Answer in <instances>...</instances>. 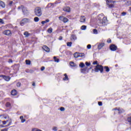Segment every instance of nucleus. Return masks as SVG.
<instances>
[{
  "label": "nucleus",
  "mask_w": 131,
  "mask_h": 131,
  "mask_svg": "<svg viewBox=\"0 0 131 131\" xmlns=\"http://www.w3.org/2000/svg\"><path fill=\"white\" fill-rule=\"evenodd\" d=\"M7 122H8V125H11L12 124V119L10 118L9 116H0V126L7 124Z\"/></svg>",
  "instance_id": "1"
},
{
  "label": "nucleus",
  "mask_w": 131,
  "mask_h": 131,
  "mask_svg": "<svg viewBox=\"0 0 131 131\" xmlns=\"http://www.w3.org/2000/svg\"><path fill=\"white\" fill-rule=\"evenodd\" d=\"M98 19L99 21L98 23V25L99 26H105L107 23V18L104 17L103 14H100L98 16Z\"/></svg>",
  "instance_id": "2"
},
{
  "label": "nucleus",
  "mask_w": 131,
  "mask_h": 131,
  "mask_svg": "<svg viewBox=\"0 0 131 131\" xmlns=\"http://www.w3.org/2000/svg\"><path fill=\"white\" fill-rule=\"evenodd\" d=\"M93 64V65H97L95 69V72H99V71H100L101 73L103 72V66L99 65L97 61H94Z\"/></svg>",
  "instance_id": "3"
},
{
  "label": "nucleus",
  "mask_w": 131,
  "mask_h": 131,
  "mask_svg": "<svg viewBox=\"0 0 131 131\" xmlns=\"http://www.w3.org/2000/svg\"><path fill=\"white\" fill-rule=\"evenodd\" d=\"M35 15L37 17H40L42 15L41 8L40 7H36L34 10Z\"/></svg>",
  "instance_id": "4"
},
{
  "label": "nucleus",
  "mask_w": 131,
  "mask_h": 131,
  "mask_svg": "<svg viewBox=\"0 0 131 131\" xmlns=\"http://www.w3.org/2000/svg\"><path fill=\"white\" fill-rule=\"evenodd\" d=\"M18 10L20 11V10H22V12L24 14H26L28 12V10H27V8L26 7H25L23 6H19L18 8Z\"/></svg>",
  "instance_id": "5"
},
{
  "label": "nucleus",
  "mask_w": 131,
  "mask_h": 131,
  "mask_svg": "<svg viewBox=\"0 0 131 131\" xmlns=\"http://www.w3.org/2000/svg\"><path fill=\"white\" fill-rule=\"evenodd\" d=\"M115 1L106 0V4L108 8H114V2Z\"/></svg>",
  "instance_id": "6"
},
{
  "label": "nucleus",
  "mask_w": 131,
  "mask_h": 131,
  "mask_svg": "<svg viewBox=\"0 0 131 131\" xmlns=\"http://www.w3.org/2000/svg\"><path fill=\"white\" fill-rule=\"evenodd\" d=\"M28 22H30V19L28 18H24L22 19V20L20 21V25L21 26H23L25 23H28Z\"/></svg>",
  "instance_id": "7"
},
{
  "label": "nucleus",
  "mask_w": 131,
  "mask_h": 131,
  "mask_svg": "<svg viewBox=\"0 0 131 131\" xmlns=\"http://www.w3.org/2000/svg\"><path fill=\"white\" fill-rule=\"evenodd\" d=\"M3 34L7 36H11L12 35V32L10 30H6L3 32Z\"/></svg>",
  "instance_id": "8"
},
{
  "label": "nucleus",
  "mask_w": 131,
  "mask_h": 131,
  "mask_svg": "<svg viewBox=\"0 0 131 131\" xmlns=\"http://www.w3.org/2000/svg\"><path fill=\"white\" fill-rule=\"evenodd\" d=\"M59 19L61 21H63V22L64 23H67V22H68L69 21V19H68V18H67L64 16H59Z\"/></svg>",
  "instance_id": "9"
},
{
  "label": "nucleus",
  "mask_w": 131,
  "mask_h": 131,
  "mask_svg": "<svg viewBox=\"0 0 131 131\" xmlns=\"http://www.w3.org/2000/svg\"><path fill=\"white\" fill-rule=\"evenodd\" d=\"M105 47V43L101 42L99 43L98 45L97 49L98 50H102V48Z\"/></svg>",
  "instance_id": "10"
},
{
  "label": "nucleus",
  "mask_w": 131,
  "mask_h": 131,
  "mask_svg": "<svg viewBox=\"0 0 131 131\" xmlns=\"http://www.w3.org/2000/svg\"><path fill=\"white\" fill-rule=\"evenodd\" d=\"M0 77H3V78H4V79H5V80H6V81H9V80H10V79H11V78H10V77L6 76L3 75H1Z\"/></svg>",
  "instance_id": "11"
},
{
  "label": "nucleus",
  "mask_w": 131,
  "mask_h": 131,
  "mask_svg": "<svg viewBox=\"0 0 131 131\" xmlns=\"http://www.w3.org/2000/svg\"><path fill=\"white\" fill-rule=\"evenodd\" d=\"M85 16H81L80 17V22H81V23H84V22H85Z\"/></svg>",
  "instance_id": "12"
},
{
  "label": "nucleus",
  "mask_w": 131,
  "mask_h": 131,
  "mask_svg": "<svg viewBox=\"0 0 131 131\" xmlns=\"http://www.w3.org/2000/svg\"><path fill=\"white\" fill-rule=\"evenodd\" d=\"M110 50L111 51H116V50H117V47L114 45H111Z\"/></svg>",
  "instance_id": "13"
},
{
  "label": "nucleus",
  "mask_w": 131,
  "mask_h": 131,
  "mask_svg": "<svg viewBox=\"0 0 131 131\" xmlns=\"http://www.w3.org/2000/svg\"><path fill=\"white\" fill-rule=\"evenodd\" d=\"M42 49L44 50V51H45V52H47V53H49L50 52V48H49V47L44 46L42 47Z\"/></svg>",
  "instance_id": "14"
},
{
  "label": "nucleus",
  "mask_w": 131,
  "mask_h": 131,
  "mask_svg": "<svg viewBox=\"0 0 131 131\" xmlns=\"http://www.w3.org/2000/svg\"><path fill=\"white\" fill-rule=\"evenodd\" d=\"M63 10L64 12H70V8L68 7H64Z\"/></svg>",
  "instance_id": "15"
},
{
  "label": "nucleus",
  "mask_w": 131,
  "mask_h": 131,
  "mask_svg": "<svg viewBox=\"0 0 131 131\" xmlns=\"http://www.w3.org/2000/svg\"><path fill=\"white\" fill-rule=\"evenodd\" d=\"M11 95L12 96H16V95H17V91H16L15 90H13L11 91Z\"/></svg>",
  "instance_id": "16"
},
{
  "label": "nucleus",
  "mask_w": 131,
  "mask_h": 131,
  "mask_svg": "<svg viewBox=\"0 0 131 131\" xmlns=\"http://www.w3.org/2000/svg\"><path fill=\"white\" fill-rule=\"evenodd\" d=\"M71 39L72 40H76V39H77V37H76V35H72L71 36Z\"/></svg>",
  "instance_id": "17"
},
{
  "label": "nucleus",
  "mask_w": 131,
  "mask_h": 131,
  "mask_svg": "<svg viewBox=\"0 0 131 131\" xmlns=\"http://www.w3.org/2000/svg\"><path fill=\"white\" fill-rule=\"evenodd\" d=\"M48 22H50V19H47L45 21H42L41 23L42 24V25H43L46 24V23H48Z\"/></svg>",
  "instance_id": "18"
},
{
  "label": "nucleus",
  "mask_w": 131,
  "mask_h": 131,
  "mask_svg": "<svg viewBox=\"0 0 131 131\" xmlns=\"http://www.w3.org/2000/svg\"><path fill=\"white\" fill-rule=\"evenodd\" d=\"M20 119L21 120V122H22V123H24V122L26 121V120H25L22 116L20 117Z\"/></svg>",
  "instance_id": "19"
},
{
  "label": "nucleus",
  "mask_w": 131,
  "mask_h": 131,
  "mask_svg": "<svg viewBox=\"0 0 131 131\" xmlns=\"http://www.w3.org/2000/svg\"><path fill=\"white\" fill-rule=\"evenodd\" d=\"M0 6L2 7V8H5L6 7V5H5V3L2 1H0Z\"/></svg>",
  "instance_id": "20"
},
{
  "label": "nucleus",
  "mask_w": 131,
  "mask_h": 131,
  "mask_svg": "<svg viewBox=\"0 0 131 131\" xmlns=\"http://www.w3.org/2000/svg\"><path fill=\"white\" fill-rule=\"evenodd\" d=\"M65 77L63 78V80H68L69 78H68V76H67V74H64Z\"/></svg>",
  "instance_id": "21"
},
{
  "label": "nucleus",
  "mask_w": 131,
  "mask_h": 131,
  "mask_svg": "<svg viewBox=\"0 0 131 131\" xmlns=\"http://www.w3.org/2000/svg\"><path fill=\"white\" fill-rule=\"evenodd\" d=\"M24 35L26 36V37H28V36H29L30 35V34H29V33H28V32H25L24 33Z\"/></svg>",
  "instance_id": "22"
},
{
  "label": "nucleus",
  "mask_w": 131,
  "mask_h": 131,
  "mask_svg": "<svg viewBox=\"0 0 131 131\" xmlns=\"http://www.w3.org/2000/svg\"><path fill=\"white\" fill-rule=\"evenodd\" d=\"M74 58H78L79 57V53L76 52L75 54H74Z\"/></svg>",
  "instance_id": "23"
},
{
  "label": "nucleus",
  "mask_w": 131,
  "mask_h": 131,
  "mask_svg": "<svg viewBox=\"0 0 131 131\" xmlns=\"http://www.w3.org/2000/svg\"><path fill=\"white\" fill-rule=\"evenodd\" d=\"M48 32L49 33H52V32H53V28H50L48 29Z\"/></svg>",
  "instance_id": "24"
},
{
  "label": "nucleus",
  "mask_w": 131,
  "mask_h": 131,
  "mask_svg": "<svg viewBox=\"0 0 131 131\" xmlns=\"http://www.w3.org/2000/svg\"><path fill=\"white\" fill-rule=\"evenodd\" d=\"M67 45L68 47H71L72 46V42H68Z\"/></svg>",
  "instance_id": "25"
},
{
  "label": "nucleus",
  "mask_w": 131,
  "mask_h": 131,
  "mask_svg": "<svg viewBox=\"0 0 131 131\" xmlns=\"http://www.w3.org/2000/svg\"><path fill=\"white\" fill-rule=\"evenodd\" d=\"M34 21L35 22H38V21H39V18L37 17H35L34 18Z\"/></svg>",
  "instance_id": "26"
},
{
  "label": "nucleus",
  "mask_w": 131,
  "mask_h": 131,
  "mask_svg": "<svg viewBox=\"0 0 131 131\" xmlns=\"http://www.w3.org/2000/svg\"><path fill=\"white\" fill-rule=\"evenodd\" d=\"M85 65L84 63H83V62H81L79 64V67H81V68H83V67H84Z\"/></svg>",
  "instance_id": "27"
},
{
  "label": "nucleus",
  "mask_w": 131,
  "mask_h": 131,
  "mask_svg": "<svg viewBox=\"0 0 131 131\" xmlns=\"http://www.w3.org/2000/svg\"><path fill=\"white\" fill-rule=\"evenodd\" d=\"M52 130H53V131H57V130H58V127H57V126H53V127H52Z\"/></svg>",
  "instance_id": "28"
},
{
  "label": "nucleus",
  "mask_w": 131,
  "mask_h": 131,
  "mask_svg": "<svg viewBox=\"0 0 131 131\" xmlns=\"http://www.w3.org/2000/svg\"><path fill=\"white\" fill-rule=\"evenodd\" d=\"M81 29L82 30H85V29H86V26H82L81 27Z\"/></svg>",
  "instance_id": "29"
},
{
  "label": "nucleus",
  "mask_w": 131,
  "mask_h": 131,
  "mask_svg": "<svg viewBox=\"0 0 131 131\" xmlns=\"http://www.w3.org/2000/svg\"><path fill=\"white\" fill-rule=\"evenodd\" d=\"M104 69H105V71L106 72H109L110 71V69H109V68L108 67H104Z\"/></svg>",
  "instance_id": "30"
},
{
  "label": "nucleus",
  "mask_w": 131,
  "mask_h": 131,
  "mask_svg": "<svg viewBox=\"0 0 131 131\" xmlns=\"http://www.w3.org/2000/svg\"><path fill=\"white\" fill-rule=\"evenodd\" d=\"M85 71H88V68H85L82 70H81V72L84 73Z\"/></svg>",
  "instance_id": "31"
},
{
  "label": "nucleus",
  "mask_w": 131,
  "mask_h": 131,
  "mask_svg": "<svg viewBox=\"0 0 131 131\" xmlns=\"http://www.w3.org/2000/svg\"><path fill=\"white\" fill-rule=\"evenodd\" d=\"M55 62H57V63L59 62V59L57 58L56 56L54 57Z\"/></svg>",
  "instance_id": "32"
},
{
  "label": "nucleus",
  "mask_w": 131,
  "mask_h": 131,
  "mask_svg": "<svg viewBox=\"0 0 131 131\" xmlns=\"http://www.w3.org/2000/svg\"><path fill=\"white\" fill-rule=\"evenodd\" d=\"M70 66H72V67H74L75 66V64H74V62H70Z\"/></svg>",
  "instance_id": "33"
},
{
  "label": "nucleus",
  "mask_w": 131,
  "mask_h": 131,
  "mask_svg": "<svg viewBox=\"0 0 131 131\" xmlns=\"http://www.w3.org/2000/svg\"><path fill=\"white\" fill-rule=\"evenodd\" d=\"M118 111L119 112V113H122V112H124L123 110L121 108H118Z\"/></svg>",
  "instance_id": "34"
},
{
  "label": "nucleus",
  "mask_w": 131,
  "mask_h": 131,
  "mask_svg": "<svg viewBox=\"0 0 131 131\" xmlns=\"http://www.w3.org/2000/svg\"><path fill=\"white\" fill-rule=\"evenodd\" d=\"M93 33L94 34H98V30H97V29H94Z\"/></svg>",
  "instance_id": "35"
},
{
  "label": "nucleus",
  "mask_w": 131,
  "mask_h": 131,
  "mask_svg": "<svg viewBox=\"0 0 131 131\" xmlns=\"http://www.w3.org/2000/svg\"><path fill=\"white\" fill-rule=\"evenodd\" d=\"M26 63L27 65H30V63H31L30 60H26Z\"/></svg>",
  "instance_id": "36"
},
{
  "label": "nucleus",
  "mask_w": 131,
  "mask_h": 131,
  "mask_svg": "<svg viewBox=\"0 0 131 131\" xmlns=\"http://www.w3.org/2000/svg\"><path fill=\"white\" fill-rule=\"evenodd\" d=\"M79 57H84V54L83 53H79Z\"/></svg>",
  "instance_id": "37"
},
{
  "label": "nucleus",
  "mask_w": 131,
  "mask_h": 131,
  "mask_svg": "<svg viewBox=\"0 0 131 131\" xmlns=\"http://www.w3.org/2000/svg\"><path fill=\"white\" fill-rule=\"evenodd\" d=\"M127 121H128V122H129V123L131 124V117L128 118Z\"/></svg>",
  "instance_id": "38"
},
{
  "label": "nucleus",
  "mask_w": 131,
  "mask_h": 131,
  "mask_svg": "<svg viewBox=\"0 0 131 131\" xmlns=\"http://www.w3.org/2000/svg\"><path fill=\"white\" fill-rule=\"evenodd\" d=\"M10 106H11V103H10V102H7V103H6V106H7V107H10Z\"/></svg>",
  "instance_id": "39"
},
{
  "label": "nucleus",
  "mask_w": 131,
  "mask_h": 131,
  "mask_svg": "<svg viewBox=\"0 0 131 131\" xmlns=\"http://www.w3.org/2000/svg\"><path fill=\"white\" fill-rule=\"evenodd\" d=\"M60 111H65V108L61 107H60Z\"/></svg>",
  "instance_id": "40"
},
{
  "label": "nucleus",
  "mask_w": 131,
  "mask_h": 131,
  "mask_svg": "<svg viewBox=\"0 0 131 131\" xmlns=\"http://www.w3.org/2000/svg\"><path fill=\"white\" fill-rule=\"evenodd\" d=\"M126 5L127 6H129V5H130V2L127 1V3H126Z\"/></svg>",
  "instance_id": "41"
},
{
  "label": "nucleus",
  "mask_w": 131,
  "mask_h": 131,
  "mask_svg": "<svg viewBox=\"0 0 131 131\" xmlns=\"http://www.w3.org/2000/svg\"><path fill=\"white\" fill-rule=\"evenodd\" d=\"M92 48V46L91 45H88L87 46V48H88L89 49H90Z\"/></svg>",
  "instance_id": "42"
},
{
  "label": "nucleus",
  "mask_w": 131,
  "mask_h": 131,
  "mask_svg": "<svg viewBox=\"0 0 131 131\" xmlns=\"http://www.w3.org/2000/svg\"><path fill=\"white\" fill-rule=\"evenodd\" d=\"M8 5L9 6H12L13 5V1H10Z\"/></svg>",
  "instance_id": "43"
},
{
  "label": "nucleus",
  "mask_w": 131,
  "mask_h": 131,
  "mask_svg": "<svg viewBox=\"0 0 131 131\" xmlns=\"http://www.w3.org/2000/svg\"><path fill=\"white\" fill-rule=\"evenodd\" d=\"M85 65H86V66H90V65H91V63H89L88 62H85Z\"/></svg>",
  "instance_id": "44"
},
{
  "label": "nucleus",
  "mask_w": 131,
  "mask_h": 131,
  "mask_svg": "<svg viewBox=\"0 0 131 131\" xmlns=\"http://www.w3.org/2000/svg\"><path fill=\"white\" fill-rule=\"evenodd\" d=\"M17 86H21V83L20 82H18L16 84Z\"/></svg>",
  "instance_id": "45"
},
{
  "label": "nucleus",
  "mask_w": 131,
  "mask_h": 131,
  "mask_svg": "<svg viewBox=\"0 0 131 131\" xmlns=\"http://www.w3.org/2000/svg\"><path fill=\"white\" fill-rule=\"evenodd\" d=\"M121 14L123 16H125L126 15V12H122Z\"/></svg>",
  "instance_id": "46"
},
{
  "label": "nucleus",
  "mask_w": 131,
  "mask_h": 131,
  "mask_svg": "<svg viewBox=\"0 0 131 131\" xmlns=\"http://www.w3.org/2000/svg\"><path fill=\"white\" fill-rule=\"evenodd\" d=\"M0 23H1L2 24H4V20H3V19L0 18Z\"/></svg>",
  "instance_id": "47"
},
{
  "label": "nucleus",
  "mask_w": 131,
  "mask_h": 131,
  "mask_svg": "<svg viewBox=\"0 0 131 131\" xmlns=\"http://www.w3.org/2000/svg\"><path fill=\"white\" fill-rule=\"evenodd\" d=\"M98 105L99 106H102V102L101 101L98 102Z\"/></svg>",
  "instance_id": "48"
},
{
  "label": "nucleus",
  "mask_w": 131,
  "mask_h": 131,
  "mask_svg": "<svg viewBox=\"0 0 131 131\" xmlns=\"http://www.w3.org/2000/svg\"><path fill=\"white\" fill-rule=\"evenodd\" d=\"M43 70H45V67H42L41 68V71H43Z\"/></svg>",
  "instance_id": "49"
},
{
  "label": "nucleus",
  "mask_w": 131,
  "mask_h": 131,
  "mask_svg": "<svg viewBox=\"0 0 131 131\" xmlns=\"http://www.w3.org/2000/svg\"><path fill=\"white\" fill-rule=\"evenodd\" d=\"M62 38H63V37L62 36H60V37H59V40H62Z\"/></svg>",
  "instance_id": "50"
},
{
  "label": "nucleus",
  "mask_w": 131,
  "mask_h": 131,
  "mask_svg": "<svg viewBox=\"0 0 131 131\" xmlns=\"http://www.w3.org/2000/svg\"><path fill=\"white\" fill-rule=\"evenodd\" d=\"M107 42H108V43H111V40H107Z\"/></svg>",
  "instance_id": "51"
},
{
  "label": "nucleus",
  "mask_w": 131,
  "mask_h": 131,
  "mask_svg": "<svg viewBox=\"0 0 131 131\" xmlns=\"http://www.w3.org/2000/svg\"><path fill=\"white\" fill-rule=\"evenodd\" d=\"M13 61L12 60V59H9V63H12Z\"/></svg>",
  "instance_id": "52"
},
{
  "label": "nucleus",
  "mask_w": 131,
  "mask_h": 131,
  "mask_svg": "<svg viewBox=\"0 0 131 131\" xmlns=\"http://www.w3.org/2000/svg\"><path fill=\"white\" fill-rule=\"evenodd\" d=\"M32 85H33V86H35V83L33 82L32 83Z\"/></svg>",
  "instance_id": "53"
},
{
  "label": "nucleus",
  "mask_w": 131,
  "mask_h": 131,
  "mask_svg": "<svg viewBox=\"0 0 131 131\" xmlns=\"http://www.w3.org/2000/svg\"><path fill=\"white\" fill-rule=\"evenodd\" d=\"M2 131H8V130H7V129H4L2 130Z\"/></svg>",
  "instance_id": "54"
}]
</instances>
